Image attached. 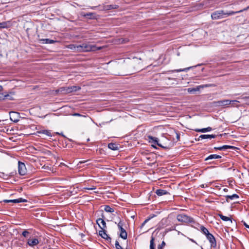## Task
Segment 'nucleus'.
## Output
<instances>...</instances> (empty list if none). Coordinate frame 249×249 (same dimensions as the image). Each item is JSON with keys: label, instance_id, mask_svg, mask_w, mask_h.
<instances>
[{"label": "nucleus", "instance_id": "nucleus-1", "mask_svg": "<svg viewBox=\"0 0 249 249\" xmlns=\"http://www.w3.org/2000/svg\"><path fill=\"white\" fill-rule=\"evenodd\" d=\"M249 8V6L247 7V8H246L243 10H241L240 11H235V12L232 11L225 12L224 10H217V11H214L211 14V18H212V19H213V20L218 19H220V18H222L227 17L229 16L233 15L236 13H241L244 11H246V10H248Z\"/></svg>", "mask_w": 249, "mask_h": 249}, {"label": "nucleus", "instance_id": "nucleus-2", "mask_svg": "<svg viewBox=\"0 0 249 249\" xmlns=\"http://www.w3.org/2000/svg\"><path fill=\"white\" fill-rule=\"evenodd\" d=\"M79 52H87L90 51H94L96 50H100L101 48H97L95 45H90L86 43L79 45Z\"/></svg>", "mask_w": 249, "mask_h": 249}, {"label": "nucleus", "instance_id": "nucleus-3", "mask_svg": "<svg viewBox=\"0 0 249 249\" xmlns=\"http://www.w3.org/2000/svg\"><path fill=\"white\" fill-rule=\"evenodd\" d=\"M40 236L37 235H32L27 240L26 247L28 246L30 247L34 248L40 243Z\"/></svg>", "mask_w": 249, "mask_h": 249}, {"label": "nucleus", "instance_id": "nucleus-4", "mask_svg": "<svg viewBox=\"0 0 249 249\" xmlns=\"http://www.w3.org/2000/svg\"><path fill=\"white\" fill-rule=\"evenodd\" d=\"M177 220L181 222L185 223H195L194 219L184 214H178L177 216Z\"/></svg>", "mask_w": 249, "mask_h": 249}, {"label": "nucleus", "instance_id": "nucleus-5", "mask_svg": "<svg viewBox=\"0 0 249 249\" xmlns=\"http://www.w3.org/2000/svg\"><path fill=\"white\" fill-rule=\"evenodd\" d=\"M81 89V88L79 86H73L69 87H62L59 89L56 90L58 92H61L63 93H70L72 92L76 91Z\"/></svg>", "mask_w": 249, "mask_h": 249}, {"label": "nucleus", "instance_id": "nucleus-6", "mask_svg": "<svg viewBox=\"0 0 249 249\" xmlns=\"http://www.w3.org/2000/svg\"><path fill=\"white\" fill-rule=\"evenodd\" d=\"M124 222L121 219H119L117 224L118 228L120 231L119 236L123 239H126L127 237V233L125 230L123 228Z\"/></svg>", "mask_w": 249, "mask_h": 249}, {"label": "nucleus", "instance_id": "nucleus-7", "mask_svg": "<svg viewBox=\"0 0 249 249\" xmlns=\"http://www.w3.org/2000/svg\"><path fill=\"white\" fill-rule=\"evenodd\" d=\"M216 85L213 84H206L197 86L196 88H189L187 89V91L189 93L193 94L196 91H199L200 88L214 87Z\"/></svg>", "mask_w": 249, "mask_h": 249}, {"label": "nucleus", "instance_id": "nucleus-8", "mask_svg": "<svg viewBox=\"0 0 249 249\" xmlns=\"http://www.w3.org/2000/svg\"><path fill=\"white\" fill-rule=\"evenodd\" d=\"M231 101L230 100H223L214 102L215 106L218 107H227L230 105Z\"/></svg>", "mask_w": 249, "mask_h": 249}, {"label": "nucleus", "instance_id": "nucleus-9", "mask_svg": "<svg viewBox=\"0 0 249 249\" xmlns=\"http://www.w3.org/2000/svg\"><path fill=\"white\" fill-rule=\"evenodd\" d=\"M18 173L21 176L25 175L27 173V169L24 163L18 162Z\"/></svg>", "mask_w": 249, "mask_h": 249}, {"label": "nucleus", "instance_id": "nucleus-10", "mask_svg": "<svg viewBox=\"0 0 249 249\" xmlns=\"http://www.w3.org/2000/svg\"><path fill=\"white\" fill-rule=\"evenodd\" d=\"M103 218H104V216L102 215V218H99L96 220V223L101 229H106L107 228L106 223Z\"/></svg>", "mask_w": 249, "mask_h": 249}, {"label": "nucleus", "instance_id": "nucleus-11", "mask_svg": "<svg viewBox=\"0 0 249 249\" xmlns=\"http://www.w3.org/2000/svg\"><path fill=\"white\" fill-rule=\"evenodd\" d=\"M206 237L211 244V247L213 248H215L216 246V243L215 239L213 235L212 234L210 233V234H208V235L206 236Z\"/></svg>", "mask_w": 249, "mask_h": 249}, {"label": "nucleus", "instance_id": "nucleus-12", "mask_svg": "<svg viewBox=\"0 0 249 249\" xmlns=\"http://www.w3.org/2000/svg\"><path fill=\"white\" fill-rule=\"evenodd\" d=\"M99 235L108 241H110L111 240V238L107 234L105 229H101V230L99 231Z\"/></svg>", "mask_w": 249, "mask_h": 249}, {"label": "nucleus", "instance_id": "nucleus-13", "mask_svg": "<svg viewBox=\"0 0 249 249\" xmlns=\"http://www.w3.org/2000/svg\"><path fill=\"white\" fill-rule=\"evenodd\" d=\"M28 201L27 199L22 198H19L18 199H10V200H4L3 202L5 203H9V202H13V203H21V202H27Z\"/></svg>", "mask_w": 249, "mask_h": 249}, {"label": "nucleus", "instance_id": "nucleus-14", "mask_svg": "<svg viewBox=\"0 0 249 249\" xmlns=\"http://www.w3.org/2000/svg\"><path fill=\"white\" fill-rule=\"evenodd\" d=\"M44 134L49 137H52V133L50 130L46 129H41L36 131V135L40 136V135Z\"/></svg>", "mask_w": 249, "mask_h": 249}, {"label": "nucleus", "instance_id": "nucleus-15", "mask_svg": "<svg viewBox=\"0 0 249 249\" xmlns=\"http://www.w3.org/2000/svg\"><path fill=\"white\" fill-rule=\"evenodd\" d=\"M18 113L16 112H11L10 119L13 122L17 123L19 121V119L18 118Z\"/></svg>", "mask_w": 249, "mask_h": 249}, {"label": "nucleus", "instance_id": "nucleus-16", "mask_svg": "<svg viewBox=\"0 0 249 249\" xmlns=\"http://www.w3.org/2000/svg\"><path fill=\"white\" fill-rule=\"evenodd\" d=\"M216 137V135L203 134V135H200L198 137V138L197 139V141H200V140L206 139L215 138Z\"/></svg>", "mask_w": 249, "mask_h": 249}, {"label": "nucleus", "instance_id": "nucleus-17", "mask_svg": "<svg viewBox=\"0 0 249 249\" xmlns=\"http://www.w3.org/2000/svg\"><path fill=\"white\" fill-rule=\"evenodd\" d=\"M159 241L153 236H151L150 242V249H155V247Z\"/></svg>", "mask_w": 249, "mask_h": 249}, {"label": "nucleus", "instance_id": "nucleus-18", "mask_svg": "<svg viewBox=\"0 0 249 249\" xmlns=\"http://www.w3.org/2000/svg\"><path fill=\"white\" fill-rule=\"evenodd\" d=\"M5 99H8L9 100H13L14 98L12 97V95H11L9 94H4L3 93H0V100H5Z\"/></svg>", "mask_w": 249, "mask_h": 249}, {"label": "nucleus", "instance_id": "nucleus-19", "mask_svg": "<svg viewBox=\"0 0 249 249\" xmlns=\"http://www.w3.org/2000/svg\"><path fill=\"white\" fill-rule=\"evenodd\" d=\"M149 138L153 140V142L154 144H156L158 146H160V147H162L163 148H164V149H167L168 148L167 146H163V145H161L160 143H159L158 138H154V137H151V136L149 137Z\"/></svg>", "mask_w": 249, "mask_h": 249}, {"label": "nucleus", "instance_id": "nucleus-20", "mask_svg": "<svg viewBox=\"0 0 249 249\" xmlns=\"http://www.w3.org/2000/svg\"><path fill=\"white\" fill-rule=\"evenodd\" d=\"M14 246L18 248H24V242L20 240H16L12 243Z\"/></svg>", "mask_w": 249, "mask_h": 249}, {"label": "nucleus", "instance_id": "nucleus-21", "mask_svg": "<svg viewBox=\"0 0 249 249\" xmlns=\"http://www.w3.org/2000/svg\"><path fill=\"white\" fill-rule=\"evenodd\" d=\"M221 156L216 154L210 155L205 158V161H208L210 160L221 159Z\"/></svg>", "mask_w": 249, "mask_h": 249}, {"label": "nucleus", "instance_id": "nucleus-22", "mask_svg": "<svg viewBox=\"0 0 249 249\" xmlns=\"http://www.w3.org/2000/svg\"><path fill=\"white\" fill-rule=\"evenodd\" d=\"M155 193L158 196H161L164 195L169 194V193L165 190L163 189H158L156 191Z\"/></svg>", "mask_w": 249, "mask_h": 249}, {"label": "nucleus", "instance_id": "nucleus-23", "mask_svg": "<svg viewBox=\"0 0 249 249\" xmlns=\"http://www.w3.org/2000/svg\"><path fill=\"white\" fill-rule=\"evenodd\" d=\"M39 41L40 42H42L43 43H45V44H53V43L57 42L56 40L50 39L49 38L40 39H39Z\"/></svg>", "mask_w": 249, "mask_h": 249}, {"label": "nucleus", "instance_id": "nucleus-24", "mask_svg": "<svg viewBox=\"0 0 249 249\" xmlns=\"http://www.w3.org/2000/svg\"><path fill=\"white\" fill-rule=\"evenodd\" d=\"M212 130V127H208L207 128H202V129H195V131L196 132H198L205 133L206 132L211 131Z\"/></svg>", "mask_w": 249, "mask_h": 249}, {"label": "nucleus", "instance_id": "nucleus-25", "mask_svg": "<svg viewBox=\"0 0 249 249\" xmlns=\"http://www.w3.org/2000/svg\"><path fill=\"white\" fill-rule=\"evenodd\" d=\"M67 48L71 50H74L75 51L79 52V45H75V44H70L67 46Z\"/></svg>", "mask_w": 249, "mask_h": 249}, {"label": "nucleus", "instance_id": "nucleus-26", "mask_svg": "<svg viewBox=\"0 0 249 249\" xmlns=\"http://www.w3.org/2000/svg\"><path fill=\"white\" fill-rule=\"evenodd\" d=\"M200 231H201L206 235V236H207L208 234H210V233L209 232L208 230L205 228L204 226L201 225L200 226Z\"/></svg>", "mask_w": 249, "mask_h": 249}, {"label": "nucleus", "instance_id": "nucleus-27", "mask_svg": "<svg viewBox=\"0 0 249 249\" xmlns=\"http://www.w3.org/2000/svg\"><path fill=\"white\" fill-rule=\"evenodd\" d=\"M108 148L113 150H117L118 149V146L117 144L114 143H109L108 144Z\"/></svg>", "mask_w": 249, "mask_h": 249}, {"label": "nucleus", "instance_id": "nucleus-28", "mask_svg": "<svg viewBox=\"0 0 249 249\" xmlns=\"http://www.w3.org/2000/svg\"><path fill=\"white\" fill-rule=\"evenodd\" d=\"M226 197V201L229 202L228 199H233L235 198H238L239 197V196L236 194H233L232 195H227L225 196Z\"/></svg>", "mask_w": 249, "mask_h": 249}, {"label": "nucleus", "instance_id": "nucleus-29", "mask_svg": "<svg viewBox=\"0 0 249 249\" xmlns=\"http://www.w3.org/2000/svg\"><path fill=\"white\" fill-rule=\"evenodd\" d=\"M119 6L116 4H110L105 6V9L107 10L117 9Z\"/></svg>", "mask_w": 249, "mask_h": 249}, {"label": "nucleus", "instance_id": "nucleus-30", "mask_svg": "<svg viewBox=\"0 0 249 249\" xmlns=\"http://www.w3.org/2000/svg\"><path fill=\"white\" fill-rule=\"evenodd\" d=\"M10 22H2L0 23V29L1 28H8L9 27Z\"/></svg>", "mask_w": 249, "mask_h": 249}, {"label": "nucleus", "instance_id": "nucleus-31", "mask_svg": "<svg viewBox=\"0 0 249 249\" xmlns=\"http://www.w3.org/2000/svg\"><path fill=\"white\" fill-rule=\"evenodd\" d=\"M218 216L220 217L221 220L224 221H231L232 222V220L230 217L224 216L222 214H218Z\"/></svg>", "mask_w": 249, "mask_h": 249}, {"label": "nucleus", "instance_id": "nucleus-32", "mask_svg": "<svg viewBox=\"0 0 249 249\" xmlns=\"http://www.w3.org/2000/svg\"><path fill=\"white\" fill-rule=\"evenodd\" d=\"M191 68H192V67H190L184 68V69H180L174 70L171 71H171L172 72H181V71H187L188 70H190Z\"/></svg>", "mask_w": 249, "mask_h": 249}, {"label": "nucleus", "instance_id": "nucleus-33", "mask_svg": "<svg viewBox=\"0 0 249 249\" xmlns=\"http://www.w3.org/2000/svg\"><path fill=\"white\" fill-rule=\"evenodd\" d=\"M104 210L108 213H113L114 212V209L110 207L109 205H106L105 206Z\"/></svg>", "mask_w": 249, "mask_h": 249}, {"label": "nucleus", "instance_id": "nucleus-34", "mask_svg": "<svg viewBox=\"0 0 249 249\" xmlns=\"http://www.w3.org/2000/svg\"><path fill=\"white\" fill-rule=\"evenodd\" d=\"M241 99L245 104L249 106V96L243 97Z\"/></svg>", "mask_w": 249, "mask_h": 249}, {"label": "nucleus", "instance_id": "nucleus-35", "mask_svg": "<svg viewBox=\"0 0 249 249\" xmlns=\"http://www.w3.org/2000/svg\"><path fill=\"white\" fill-rule=\"evenodd\" d=\"M235 148V147L233 146H231V145H225L222 146V150H226L227 149H234Z\"/></svg>", "mask_w": 249, "mask_h": 249}, {"label": "nucleus", "instance_id": "nucleus-36", "mask_svg": "<svg viewBox=\"0 0 249 249\" xmlns=\"http://www.w3.org/2000/svg\"><path fill=\"white\" fill-rule=\"evenodd\" d=\"M30 234V232L27 230H24L21 233L22 235L25 238H27Z\"/></svg>", "mask_w": 249, "mask_h": 249}, {"label": "nucleus", "instance_id": "nucleus-37", "mask_svg": "<svg viewBox=\"0 0 249 249\" xmlns=\"http://www.w3.org/2000/svg\"><path fill=\"white\" fill-rule=\"evenodd\" d=\"M230 105H231L233 107H238L237 103L240 102L239 101L235 100H230Z\"/></svg>", "mask_w": 249, "mask_h": 249}, {"label": "nucleus", "instance_id": "nucleus-38", "mask_svg": "<svg viewBox=\"0 0 249 249\" xmlns=\"http://www.w3.org/2000/svg\"><path fill=\"white\" fill-rule=\"evenodd\" d=\"M155 216V215H153V216H149L148 218H147V219H146L143 222L142 224V225H141V228H142V227H143L145 224L148 222L149 221L151 218H152V217H154Z\"/></svg>", "mask_w": 249, "mask_h": 249}, {"label": "nucleus", "instance_id": "nucleus-39", "mask_svg": "<svg viewBox=\"0 0 249 249\" xmlns=\"http://www.w3.org/2000/svg\"><path fill=\"white\" fill-rule=\"evenodd\" d=\"M165 246V243L164 241H162L161 244H158L157 246V249H162Z\"/></svg>", "mask_w": 249, "mask_h": 249}, {"label": "nucleus", "instance_id": "nucleus-40", "mask_svg": "<svg viewBox=\"0 0 249 249\" xmlns=\"http://www.w3.org/2000/svg\"><path fill=\"white\" fill-rule=\"evenodd\" d=\"M175 134L176 137V142L179 141L180 140V133L178 131H175Z\"/></svg>", "mask_w": 249, "mask_h": 249}, {"label": "nucleus", "instance_id": "nucleus-41", "mask_svg": "<svg viewBox=\"0 0 249 249\" xmlns=\"http://www.w3.org/2000/svg\"><path fill=\"white\" fill-rule=\"evenodd\" d=\"M115 247L116 249H123L120 245L119 242L117 240L115 241Z\"/></svg>", "mask_w": 249, "mask_h": 249}, {"label": "nucleus", "instance_id": "nucleus-42", "mask_svg": "<svg viewBox=\"0 0 249 249\" xmlns=\"http://www.w3.org/2000/svg\"><path fill=\"white\" fill-rule=\"evenodd\" d=\"M175 230V228H167L164 231V234H166L167 232H168L169 231H172L173 230Z\"/></svg>", "mask_w": 249, "mask_h": 249}, {"label": "nucleus", "instance_id": "nucleus-43", "mask_svg": "<svg viewBox=\"0 0 249 249\" xmlns=\"http://www.w3.org/2000/svg\"><path fill=\"white\" fill-rule=\"evenodd\" d=\"M42 168L46 170H51V168L48 166L44 165Z\"/></svg>", "mask_w": 249, "mask_h": 249}, {"label": "nucleus", "instance_id": "nucleus-44", "mask_svg": "<svg viewBox=\"0 0 249 249\" xmlns=\"http://www.w3.org/2000/svg\"><path fill=\"white\" fill-rule=\"evenodd\" d=\"M213 149L216 150H222V146H219V147H214L213 148Z\"/></svg>", "mask_w": 249, "mask_h": 249}, {"label": "nucleus", "instance_id": "nucleus-45", "mask_svg": "<svg viewBox=\"0 0 249 249\" xmlns=\"http://www.w3.org/2000/svg\"><path fill=\"white\" fill-rule=\"evenodd\" d=\"M242 223H243L244 226L246 227V228L249 230V225H248L245 221H242Z\"/></svg>", "mask_w": 249, "mask_h": 249}, {"label": "nucleus", "instance_id": "nucleus-46", "mask_svg": "<svg viewBox=\"0 0 249 249\" xmlns=\"http://www.w3.org/2000/svg\"><path fill=\"white\" fill-rule=\"evenodd\" d=\"M73 116H83L82 115L79 114V113H75L73 114ZM84 117H85V116H84Z\"/></svg>", "mask_w": 249, "mask_h": 249}, {"label": "nucleus", "instance_id": "nucleus-47", "mask_svg": "<svg viewBox=\"0 0 249 249\" xmlns=\"http://www.w3.org/2000/svg\"><path fill=\"white\" fill-rule=\"evenodd\" d=\"M84 189H86V190H93L95 189V187H92V188L86 187V188H84Z\"/></svg>", "mask_w": 249, "mask_h": 249}, {"label": "nucleus", "instance_id": "nucleus-48", "mask_svg": "<svg viewBox=\"0 0 249 249\" xmlns=\"http://www.w3.org/2000/svg\"><path fill=\"white\" fill-rule=\"evenodd\" d=\"M93 15V13H87V14L86 15V16H90V17H91V16H92Z\"/></svg>", "mask_w": 249, "mask_h": 249}, {"label": "nucleus", "instance_id": "nucleus-49", "mask_svg": "<svg viewBox=\"0 0 249 249\" xmlns=\"http://www.w3.org/2000/svg\"><path fill=\"white\" fill-rule=\"evenodd\" d=\"M3 89V88L1 86H0V91H2Z\"/></svg>", "mask_w": 249, "mask_h": 249}, {"label": "nucleus", "instance_id": "nucleus-50", "mask_svg": "<svg viewBox=\"0 0 249 249\" xmlns=\"http://www.w3.org/2000/svg\"><path fill=\"white\" fill-rule=\"evenodd\" d=\"M189 240L192 241L193 242H195V241L193 239H189Z\"/></svg>", "mask_w": 249, "mask_h": 249}, {"label": "nucleus", "instance_id": "nucleus-51", "mask_svg": "<svg viewBox=\"0 0 249 249\" xmlns=\"http://www.w3.org/2000/svg\"><path fill=\"white\" fill-rule=\"evenodd\" d=\"M85 162V161H81L79 162V163H84Z\"/></svg>", "mask_w": 249, "mask_h": 249}, {"label": "nucleus", "instance_id": "nucleus-52", "mask_svg": "<svg viewBox=\"0 0 249 249\" xmlns=\"http://www.w3.org/2000/svg\"><path fill=\"white\" fill-rule=\"evenodd\" d=\"M227 190H228V189H226V188L224 189V191H227Z\"/></svg>", "mask_w": 249, "mask_h": 249}, {"label": "nucleus", "instance_id": "nucleus-53", "mask_svg": "<svg viewBox=\"0 0 249 249\" xmlns=\"http://www.w3.org/2000/svg\"><path fill=\"white\" fill-rule=\"evenodd\" d=\"M167 79H168V80H170V79H171V78H168Z\"/></svg>", "mask_w": 249, "mask_h": 249}]
</instances>
